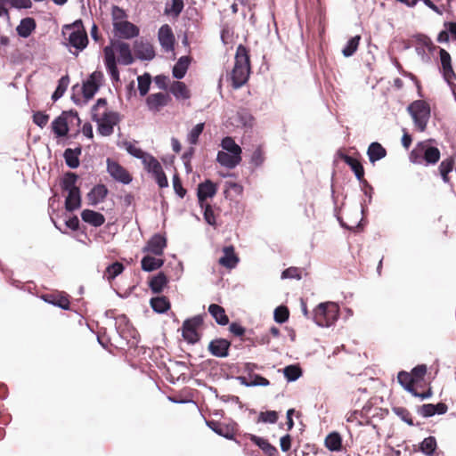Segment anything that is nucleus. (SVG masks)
Masks as SVG:
<instances>
[{"instance_id": "69168bd1", "label": "nucleus", "mask_w": 456, "mask_h": 456, "mask_svg": "<svg viewBox=\"0 0 456 456\" xmlns=\"http://www.w3.org/2000/svg\"><path fill=\"white\" fill-rule=\"evenodd\" d=\"M455 159L456 154L444 159L439 165V172L449 175L453 170Z\"/></svg>"}, {"instance_id": "a19ab883", "label": "nucleus", "mask_w": 456, "mask_h": 456, "mask_svg": "<svg viewBox=\"0 0 456 456\" xmlns=\"http://www.w3.org/2000/svg\"><path fill=\"white\" fill-rule=\"evenodd\" d=\"M346 164L351 168L354 172L356 179L362 184H367V181L364 179V168L362 163L353 157H346Z\"/></svg>"}, {"instance_id": "09e8293b", "label": "nucleus", "mask_w": 456, "mask_h": 456, "mask_svg": "<svg viewBox=\"0 0 456 456\" xmlns=\"http://www.w3.org/2000/svg\"><path fill=\"white\" fill-rule=\"evenodd\" d=\"M253 330L248 331V335L242 338L243 341L248 342L251 346L257 345H268L270 343L269 334H263L261 336H254Z\"/></svg>"}, {"instance_id": "412c9836", "label": "nucleus", "mask_w": 456, "mask_h": 456, "mask_svg": "<svg viewBox=\"0 0 456 456\" xmlns=\"http://www.w3.org/2000/svg\"><path fill=\"white\" fill-rule=\"evenodd\" d=\"M158 37L161 47L166 52L174 50L175 38L169 25H162L159 29Z\"/></svg>"}, {"instance_id": "20e7f679", "label": "nucleus", "mask_w": 456, "mask_h": 456, "mask_svg": "<svg viewBox=\"0 0 456 456\" xmlns=\"http://www.w3.org/2000/svg\"><path fill=\"white\" fill-rule=\"evenodd\" d=\"M203 314H197L183 321L182 337L188 344L194 345L200 340V335L197 329L203 324Z\"/></svg>"}, {"instance_id": "bf43d9fd", "label": "nucleus", "mask_w": 456, "mask_h": 456, "mask_svg": "<svg viewBox=\"0 0 456 456\" xmlns=\"http://www.w3.org/2000/svg\"><path fill=\"white\" fill-rule=\"evenodd\" d=\"M123 145L125 146L127 153L135 159L142 160L145 159V156H147V153L145 151H143L140 148L135 147L132 142L128 141H124Z\"/></svg>"}, {"instance_id": "338daca9", "label": "nucleus", "mask_w": 456, "mask_h": 456, "mask_svg": "<svg viewBox=\"0 0 456 456\" xmlns=\"http://www.w3.org/2000/svg\"><path fill=\"white\" fill-rule=\"evenodd\" d=\"M281 278L282 280H285V279H295V280L299 281V280L302 279L301 270L299 268L294 267V266L286 268L285 270H283L281 272Z\"/></svg>"}, {"instance_id": "4c0bfd02", "label": "nucleus", "mask_w": 456, "mask_h": 456, "mask_svg": "<svg viewBox=\"0 0 456 456\" xmlns=\"http://www.w3.org/2000/svg\"><path fill=\"white\" fill-rule=\"evenodd\" d=\"M367 156L371 164L384 159L387 156V150L378 142H370L367 149Z\"/></svg>"}, {"instance_id": "7ed1b4c3", "label": "nucleus", "mask_w": 456, "mask_h": 456, "mask_svg": "<svg viewBox=\"0 0 456 456\" xmlns=\"http://www.w3.org/2000/svg\"><path fill=\"white\" fill-rule=\"evenodd\" d=\"M407 111L413 119L417 128L424 132L431 116L429 104L423 100H415L407 107Z\"/></svg>"}, {"instance_id": "680f3d73", "label": "nucleus", "mask_w": 456, "mask_h": 456, "mask_svg": "<svg viewBox=\"0 0 456 456\" xmlns=\"http://www.w3.org/2000/svg\"><path fill=\"white\" fill-rule=\"evenodd\" d=\"M200 208L203 210L205 222L211 226H215L216 224V219L212 206L207 203L202 204V207Z\"/></svg>"}, {"instance_id": "de8ad7c7", "label": "nucleus", "mask_w": 456, "mask_h": 456, "mask_svg": "<svg viewBox=\"0 0 456 456\" xmlns=\"http://www.w3.org/2000/svg\"><path fill=\"white\" fill-rule=\"evenodd\" d=\"M282 372L288 382H295L303 375L302 368L298 364L287 365Z\"/></svg>"}, {"instance_id": "774afa93", "label": "nucleus", "mask_w": 456, "mask_h": 456, "mask_svg": "<svg viewBox=\"0 0 456 456\" xmlns=\"http://www.w3.org/2000/svg\"><path fill=\"white\" fill-rule=\"evenodd\" d=\"M49 115L44 111H35L32 117L33 122L40 128H44L49 120Z\"/></svg>"}, {"instance_id": "1a4fd4ad", "label": "nucleus", "mask_w": 456, "mask_h": 456, "mask_svg": "<svg viewBox=\"0 0 456 456\" xmlns=\"http://www.w3.org/2000/svg\"><path fill=\"white\" fill-rule=\"evenodd\" d=\"M108 174L117 182L122 184H129L133 181L130 173L118 162L108 158L106 160Z\"/></svg>"}, {"instance_id": "aec40b11", "label": "nucleus", "mask_w": 456, "mask_h": 456, "mask_svg": "<svg viewBox=\"0 0 456 456\" xmlns=\"http://www.w3.org/2000/svg\"><path fill=\"white\" fill-rule=\"evenodd\" d=\"M448 411V406L443 402L434 403H425L418 407L417 413L423 418H431L435 415L445 414Z\"/></svg>"}, {"instance_id": "5fc2aeb1", "label": "nucleus", "mask_w": 456, "mask_h": 456, "mask_svg": "<svg viewBox=\"0 0 456 456\" xmlns=\"http://www.w3.org/2000/svg\"><path fill=\"white\" fill-rule=\"evenodd\" d=\"M397 380L398 383L402 386V387L408 393H411V388H415L413 387V377L411 376V374L405 370H401L398 372L397 375Z\"/></svg>"}, {"instance_id": "603ef678", "label": "nucleus", "mask_w": 456, "mask_h": 456, "mask_svg": "<svg viewBox=\"0 0 456 456\" xmlns=\"http://www.w3.org/2000/svg\"><path fill=\"white\" fill-rule=\"evenodd\" d=\"M361 40V36L356 35L352 37L342 49V54L344 57L348 58L353 56L358 49Z\"/></svg>"}, {"instance_id": "6e6552de", "label": "nucleus", "mask_w": 456, "mask_h": 456, "mask_svg": "<svg viewBox=\"0 0 456 456\" xmlns=\"http://www.w3.org/2000/svg\"><path fill=\"white\" fill-rule=\"evenodd\" d=\"M206 425L216 435L222 436L227 440L234 441L240 444V441L234 436L235 429L238 424L234 420H230L229 423L224 424L217 420H208L205 419Z\"/></svg>"}, {"instance_id": "2eb2a0df", "label": "nucleus", "mask_w": 456, "mask_h": 456, "mask_svg": "<svg viewBox=\"0 0 456 456\" xmlns=\"http://www.w3.org/2000/svg\"><path fill=\"white\" fill-rule=\"evenodd\" d=\"M104 64L112 82L120 80L119 69L118 68V61L116 59L113 48L107 45L103 49Z\"/></svg>"}, {"instance_id": "e2e57ef3", "label": "nucleus", "mask_w": 456, "mask_h": 456, "mask_svg": "<svg viewBox=\"0 0 456 456\" xmlns=\"http://www.w3.org/2000/svg\"><path fill=\"white\" fill-rule=\"evenodd\" d=\"M279 415L276 411H261L258 416V422L275 424L278 421Z\"/></svg>"}, {"instance_id": "864d4df0", "label": "nucleus", "mask_w": 456, "mask_h": 456, "mask_svg": "<svg viewBox=\"0 0 456 456\" xmlns=\"http://www.w3.org/2000/svg\"><path fill=\"white\" fill-rule=\"evenodd\" d=\"M138 91L141 96H145L151 88V76L150 73L145 72L137 77Z\"/></svg>"}, {"instance_id": "5701e85b", "label": "nucleus", "mask_w": 456, "mask_h": 456, "mask_svg": "<svg viewBox=\"0 0 456 456\" xmlns=\"http://www.w3.org/2000/svg\"><path fill=\"white\" fill-rule=\"evenodd\" d=\"M171 101L168 94L157 93L151 94L146 98V105L151 111L157 112L162 107H165Z\"/></svg>"}, {"instance_id": "79ce46f5", "label": "nucleus", "mask_w": 456, "mask_h": 456, "mask_svg": "<svg viewBox=\"0 0 456 456\" xmlns=\"http://www.w3.org/2000/svg\"><path fill=\"white\" fill-rule=\"evenodd\" d=\"M169 91L175 99L188 100L191 97L187 86L181 81H174L170 86Z\"/></svg>"}, {"instance_id": "dca6fc26", "label": "nucleus", "mask_w": 456, "mask_h": 456, "mask_svg": "<svg viewBox=\"0 0 456 456\" xmlns=\"http://www.w3.org/2000/svg\"><path fill=\"white\" fill-rule=\"evenodd\" d=\"M217 192V185L210 179H206L197 186V198L199 207H202V204H207L208 199H212Z\"/></svg>"}, {"instance_id": "f704fd0d", "label": "nucleus", "mask_w": 456, "mask_h": 456, "mask_svg": "<svg viewBox=\"0 0 456 456\" xmlns=\"http://www.w3.org/2000/svg\"><path fill=\"white\" fill-rule=\"evenodd\" d=\"M150 305L153 312L163 314L171 308V303L166 296H157L150 299Z\"/></svg>"}, {"instance_id": "b1692460", "label": "nucleus", "mask_w": 456, "mask_h": 456, "mask_svg": "<svg viewBox=\"0 0 456 456\" xmlns=\"http://www.w3.org/2000/svg\"><path fill=\"white\" fill-rule=\"evenodd\" d=\"M111 47H115L119 53L118 62L121 65L128 66L134 61V58L132 55L130 45L127 43L118 40L116 42L111 41Z\"/></svg>"}, {"instance_id": "a878e982", "label": "nucleus", "mask_w": 456, "mask_h": 456, "mask_svg": "<svg viewBox=\"0 0 456 456\" xmlns=\"http://www.w3.org/2000/svg\"><path fill=\"white\" fill-rule=\"evenodd\" d=\"M41 298L44 302L59 307L62 310H69L70 302L66 295L47 293L43 294Z\"/></svg>"}, {"instance_id": "f8f14e48", "label": "nucleus", "mask_w": 456, "mask_h": 456, "mask_svg": "<svg viewBox=\"0 0 456 456\" xmlns=\"http://www.w3.org/2000/svg\"><path fill=\"white\" fill-rule=\"evenodd\" d=\"M167 245V237L159 232L154 233L146 242L142 251L154 256H162Z\"/></svg>"}, {"instance_id": "ddd939ff", "label": "nucleus", "mask_w": 456, "mask_h": 456, "mask_svg": "<svg viewBox=\"0 0 456 456\" xmlns=\"http://www.w3.org/2000/svg\"><path fill=\"white\" fill-rule=\"evenodd\" d=\"M439 56L441 61L440 72L447 85H452V80L456 78V74L452 69V58L450 53L444 48H439Z\"/></svg>"}, {"instance_id": "f257e3e1", "label": "nucleus", "mask_w": 456, "mask_h": 456, "mask_svg": "<svg viewBox=\"0 0 456 456\" xmlns=\"http://www.w3.org/2000/svg\"><path fill=\"white\" fill-rule=\"evenodd\" d=\"M339 317L338 305L332 302L320 303L312 313V320L319 327H330Z\"/></svg>"}, {"instance_id": "6ab92c4d", "label": "nucleus", "mask_w": 456, "mask_h": 456, "mask_svg": "<svg viewBox=\"0 0 456 456\" xmlns=\"http://www.w3.org/2000/svg\"><path fill=\"white\" fill-rule=\"evenodd\" d=\"M417 147L422 151V159L427 166L435 165L439 161L441 153L437 147L431 146L427 142H418Z\"/></svg>"}, {"instance_id": "3c124183", "label": "nucleus", "mask_w": 456, "mask_h": 456, "mask_svg": "<svg viewBox=\"0 0 456 456\" xmlns=\"http://www.w3.org/2000/svg\"><path fill=\"white\" fill-rule=\"evenodd\" d=\"M392 411L404 423L410 427L419 426V423L415 424L411 418V414L408 409L401 406L392 407Z\"/></svg>"}, {"instance_id": "7c9ffc66", "label": "nucleus", "mask_w": 456, "mask_h": 456, "mask_svg": "<svg viewBox=\"0 0 456 456\" xmlns=\"http://www.w3.org/2000/svg\"><path fill=\"white\" fill-rule=\"evenodd\" d=\"M81 219L94 227H100L105 223V216L102 213L92 209H84L81 212Z\"/></svg>"}, {"instance_id": "393cba45", "label": "nucleus", "mask_w": 456, "mask_h": 456, "mask_svg": "<svg viewBox=\"0 0 456 456\" xmlns=\"http://www.w3.org/2000/svg\"><path fill=\"white\" fill-rule=\"evenodd\" d=\"M82 146L78 144L76 148H67L62 156L65 160V164L71 169H76L80 165L79 157L82 154Z\"/></svg>"}, {"instance_id": "c85d7f7f", "label": "nucleus", "mask_w": 456, "mask_h": 456, "mask_svg": "<svg viewBox=\"0 0 456 456\" xmlns=\"http://www.w3.org/2000/svg\"><path fill=\"white\" fill-rule=\"evenodd\" d=\"M437 449V442L435 436H428L424 438L419 444V447L416 448V445H413L412 452H420L426 456H434L436 451Z\"/></svg>"}, {"instance_id": "c03bdc74", "label": "nucleus", "mask_w": 456, "mask_h": 456, "mask_svg": "<svg viewBox=\"0 0 456 456\" xmlns=\"http://www.w3.org/2000/svg\"><path fill=\"white\" fill-rule=\"evenodd\" d=\"M234 66H240V68L250 67L248 50L241 44L236 49Z\"/></svg>"}, {"instance_id": "0e129e2a", "label": "nucleus", "mask_w": 456, "mask_h": 456, "mask_svg": "<svg viewBox=\"0 0 456 456\" xmlns=\"http://www.w3.org/2000/svg\"><path fill=\"white\" fill-rule=\"evenodd\" d=\"M204 123H199L189 132L187 140L191 144H196L198 142L199 137L204 130Z\"/></svg>"}, {"instance_id": "c756f323", "label": "nucleus", "mask_w": 456, "mask_h": 456, "mask_svg": "<svg viewBox=\"0 0 456 456\" xmlns=\"http://www.w3.org/2000/svg\"><path fill=\"white\" fill-rule=\"evenodd\" d=\"M240 261V258L234 251L232 246H226L224 248V255L219 258V264L228 269L235 268Z\"/></svg>"}, {"instance_id": "423d86ee", "label": "nucleus", "mask_w": 456, "mask_h": 456, "mask_svg": "<svg viewBox=\"0 0 456 456\" xmlns=\"http://www.w3.org/2000/svg\"><path fill=\"white\" fill-rule=\"evenodd\" d=\"M104 81V75L101 70L92 72L86 80L82 84L81 92L84 97V103L94 98L102 87Z\"/></svg>"}, {"instance_id": "4be33fe9", "label": "nucleus", "mask_w": 456, "mask_h": 456, "mask_svg": "<svg viewBox=\"0 0 456 456\" xmlns=\"http://www.w3.org/2000/svg\"><path fill=\"white\" fill-rule=\"evenodd\" d=\"M249 74L250 67L234 66L230 75L233 89H239L245 85L248 80Z\"/></svg>"}, {"instance_id": "4d7b16f0", "label": "nucleus", "mask_w": 456, "mask_h": 456, "mask_svg": "<svg viewBox=\"0 0 456 456\" xmlns=\"http://www.w3.org/2000/svg\"><path fill=\"white\" fill-rule=\"evenodd\" d=\"M172 4L168 7L167 4L165 7V14H171L173 17L177 18L183 10V0H171Z\"/></svg>"}, {"instance_id": "f3484780", "label": "nucleus", "mask_w": 456, "mask_h": 456, "mask_svg": "<svg viewBox=\"0 0 456 456\" xmlns=\"http://www.w3.org/2000/svg\"><path fill=\"white\" fill-rule=\"evenodd\" d=\"M88 42L86 29L72 30L68 37L69 45L75 48V52H71L75 56H77L87 46Z\"/></svg>"}, {"instance_id": "4468645a", "label": "nucleus", "mask_w": 456, "mask_h": 456, "mask_svg": "<svg viewBox=\"0 0 456 456\" xmlns=\"http://www.w3.org/2000/svg\"><path fill=\"white\" fill-rule=\"evenodd\" d=\"M439 56L441 61L440 72L447 85H452V80L456 78V74L452 69V58L450 53L444 48H439Z\"/></svg>"}, {"instance_id": "0eeeda50", "label": "nucleus", "mask_w": 456, "mask_h": 456, "mask_svg": "<svg viewBox=\"0 0 456 456\" xmlns=\"http://www.w3.org/2000/svg\"><path fill=\"white\" fill-rule=\"evenodd\" d=\"M121 120V116L117 111L107 110L99 118L97 124V132L102 136H110L113 134L114 126Z\"/></svg>"}, {"instance_id": "39448f33", "label": "nucleus", "mask_w": 456, "mask_h": 456, "mask_svg": "<svg viewBox=\"0 0 456 456\" xmlns=\"http://www.w3.org/2000/svg\"><path fill=\"white\" fill-rule=\"evenodd\" d=\"M69 117H75L77 120V126H79L81 125L82 120L76 110H63L60 116L52 121L51 124L52 131L57 138H61L68 135L69 131L68 124Z\"/></svg>"}, {"instance_id": "6e6d98bb", "label": "nucleus", "mask_w": 456, "mask_h": 456, "mask_svg": "<svg viewBox=\"0 0 456 456\" xmlns=\"http://www.w3.org/2000/svg\"><path fill=\"white\" fill-rule=\"evenodd\" d=\"M142 164L148 173L151 175L162 169L160 163L158 159L151 154L147 153L145 159H142Z\"/></svg>"}, {"instance_id": "a18cd8bd", "label": "nucleus", "mask_w": 456, "mask_h": 456, "mask_svg": "<svg viewBox=\"0 0 456 456\" xmlns=\"http://www.w3.org/2000/svg\"><path fill=\"white\" fill-rule=\"evenodd\" d=\"M324 444L330 452H338L342 448V437L338 432L333 431L326 436Z\"/></svg>"}, {"instance_id": "49530a36", "label": "nucleus", "mask_w": 456, "mask_h": 456, "mask_svg": "<svg viewBox=\"0 0 456 456\" xmlns=\"http://www.w3.org/2000/svg\"><path fill=\"white\" fill-rule=\"evenodd\" d=\"M221 146L226 153H231L235 156H241L242 150L239 144L236 143L234 139L231 136H225L221 141Z\"/></svg>"}, {"instance_id": "c9c22d12", "label": "nucleus", "mask_w": 456, "mask_h": 456, "mask_svg": "<svg viewBox=\"0 0 456 456\" xmlns=\"http://www.w3.org/2000/svg\"><path fill=\"white\" fill-rule=\"evenodd\" d=\"M208 311L218 325L225 326L229 323V317L223 306L217 304H210Z\"/></svg>"}, {"instance_id": "473e14b6", "label": "nucleus", "mask_w": 456, "mask_h": 456, "mask_svg": "<svg viewBox=\"0 0 456 456\" xmlns=\"http://www.w3.org/2000/svg\"><path fill=\"white\" fill-rule=\"evenodd\" d=\"M37 28V22L32 17H26L20 20V24L16 27L19 37L22 38L28 37Z\"/></svg>"}, {"instance_id": "9b49d317", "label": "nucleus", "mask_w": 456, "mask_h": 456, "mask_svg": "<svg viewBox=\"0 0 456 456\" xmlns=\"http://www.w3.org/2000/svg\"><path fill=\"white\" fill-rule=\"evenodd\" d=\"M113 28L116 36L123 39H133L140 34L139 27L129 20L115 21Z\"/></svg>"}, {"instance_id": "bb28decb", "label": "nucleus", "mask_w": 456, "mask_h": 456, "mask_svg": "<svg viewBox=\"0 0 456 456\" xmlns=\"http://www.w3.org/2000/svg\"><path fill=\"white\" fill-rule=\"evenodd\" d=\"M249 440L256 444L267 456H279V452L275 446L271 444L268 440L256 435L248 434Z\"/></svg>"}, {"instance_id": "37998d69", "label": "nucleus", "mask_w": 456, "mask_h": 456, "mask_svg": "<svg viewBox=\"0 0 456 456\" xmlns=\"http://www.w3.org/2000/svg\"><path fill=\"white\" fill-rule=\"evenodd\" d=\"M77 180L78 175L76 173L68 171L61 180V188L65 191L79 190L80 188L77 185Z\"/></svg>"}, {"instance_id": "58836bf2", "label": "nucleus", "mask_w": 456, "mask_h": 456, "mask_svg": "<svg viewBox=\"0 0 456 456\" xmlns=\"http://www.w3.org/2000/svg\"><path fill=\"white\" fill-rule=\"evenodd\" d=\"M65 200V209L69 212H73L78 209L82 204L81 191H69Z\"/></svg>"}, {"instance_id": "8fccbe9b", "label": "nucleus", "mask_w": 456, "mask_h": 456, "mask_svg": "<svg viewBox=\"0 0 456 456\" xmlns=\"http://www.w3.org/2000/svg\"><path fill=\"white\" fill-rule=\"evenodd\" d=\"M124 270L125 265L122 263L118 261L113 262L106 267L104 277H106L109 281H111L120 275Z\"/></svg>"}, {"instance_id": "a211bd4d", "label": "nucleus", "mask_w": 456, "mask_h": 456, "mask_svg": "<svg viewBox=\"0 0 456 456\" xmlns=\"http://www.w3.org/2000/svg\"><path fill=\"white\" fill-rule=\"evenodd\" d=\"M231 345L226 338H215L208 343V350L215 357L225 358L229 355Z\"/></svg>"}, {"instance_id": "9d476101", "label": "nucleus", "mask_w": 456, "mask_h": 456, "mask_svg": "<svg viewBox=\"0 0 456 456\" xmlns=\"http://www.w3.org/2000/svg\"><path fill=\"white\" fill-rule=\"evenodd\" d=\"M133 48L135 57L140 61H150L156 56L153 45L143 37L135 39L133 43Z\"/></svg>"}, {"instance_id": "e433bc0d", "label": "nucleus", "mask_w": 456, "mask_h": 456, "mask_svg": "<svg viewBox=\"0 0 456 456\" xmlns=\"http://www.w3.org/2000/svg\"><path fill=\"white\" fill-rule=\"evenodd\" d=\"M216 161L223 167L232 169L236 167L241 161V156H233L224 151H219L216 156Z\"/></svg>"}, {"instance_id": "ea45409f", "label": "nucleus", "mask_w": 456, "mask_h": 456, "mask_svg": "<svg viewBox=\"0 0 456 456\" xmlns=\"http://www.w3.org/2000/svg\"><path fill=\"white\" fill-rule=\"evenodd\" d=\"M164 265L162 258H156L152 256L146 255L141 260V268L143 272L151 273Z\"/></svg>"}, {"instance_id": "cd10ccee", "label": "nucleus", "mask_w": 456, "mask_h": 456, "mask_svg": "<svg viewBox=\"0 0 456 456\" xmlns=\"http://www.w3.org/2000/svg\"><path fill=\"white\" fill-rule=\"evenodd\" d=\"M108 193L109 190L105 184L98 183L94 185L87 193V199L90 205L96 206L100 202L103 201Z\"/></svg>"}, {"instance_id": "052dcab7", "label": "nucleus", "mask_w": 456, "mask_h": 456, "mask_svg": "<svg viewBox=\"0 0 456 456\" xmlns=\"http://www.w3.org/2000/svg\"><path fill=\"white\" fill-rule=\"evenodd\" d=\"M173 189L176 196L183 199L187 193V190L183 186L182 180L177 173L172 178Z\"/></svg>"}, {"instance_id": "f03ea898", "label": "nucleus", "mask_w": 456, "mask_h": 456, "mask_svg": "<svg viewBox=\"0 0 456 456\" xmlns=\"http://www.w3.org/2000/svg\"><path fill=\"white\" fill-rule=\"evenodd\" d=\"M115 328L118 336L126 340V344L130 348L137 347L140 335L126 314H119L115 318Z\"/></svg>"}, {"instance_id": "13d9d810", "label": "nucleus", "mask_w": 456, "mask_h": 456, "mask_svg": "<svg viewBox=\"0 0 456 456\" xmlns=\"http://www.w3.org/2000/svg\"><path fill=\"white\" fill-rule=\"evenodd\" d=\"M289 311L285 305H279L274 309L273 319L277 323L282 324L288 321Z\"/></svg>"}, {"instance_id": "2f4dec72", "label": "nucleus", "mask_w": 456, "mask_h": 456, "mask_svg": "<svg viewBox=\"0 0 456 456\" xmlns=\"http://www.w3.org/2000/svg\"><path fill=\"white\" fill-rule=\"evenodd\" d=\"M191 60L189 55L180 57L172 69V76L178 80L183 79L187 73Z\"/></svg>"}, {"instance_id": "72a5a7b5", "label": "nucleus", "mask_w": 456, "mask_h": 456, "mask_svg": "<svg viewBox=\"0 0 456 456\" xmlns=\"http://www.w3.org/2000/svg\"><path fill=\"white\" fill-rule=\"evenodd\" d=\"M168 278L163 272H159L149 281V287L152 293L159 294L168 284Z\"/></svg>"}]
</instances>
